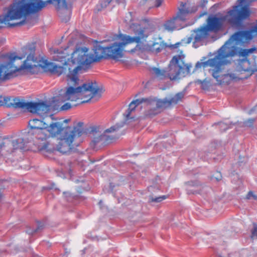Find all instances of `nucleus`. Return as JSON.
Masks as SVG:
<instances>
[{"instance_id": "f257e3e1", "label": "nucleus", "mask_w": 257, "mask_h": 257, "mask_svg": "<svg viewBox=\"0 0 257 257\" xmlns=\"http://www.w3.org/2000/svg\"><path fill=\"white\" fill-rule=\"evenodd\" d=\"M68 47L63 49L55 51L54 60L63 64V66L58 65L53 62H48L43 59L37 60L35 57V49L32 47H26L23 51L26 53L30 52L25 60L22 68L12 67L10 72L5 76V78H10L14 76L17 71L21 70L23 68L32 74H38L42 70L58 76L67 71V81L68 87L65 93L61 95L63 102L70 101L74 103L75 106L80 104L89 102L93 97H100L104 91L102 87L98 86L96 82H90L79 84V74L87 71L92 63L96 62L104 57L103 54L96 47L93 53L89 52V49L85 47H78L71 53L70 58L68 51Z\"/></svg>"}, {"instance_id": "f03ea898", "label": "nucleus", "mask_w": 257, "mask_h": 257, "mask_svg": "<svg viewBox=\"0 0 257 257\" xmlns=\"http://www.w3.org/2000/svg\"><path fill=\"white\" fill-rule=\"evenodd\" d=\"M130 27L135 35L134 37L120 34L118 36V42H115L107 47L98 46V50L103 54L104 58L118 61L123 57V51L139 55L145 51L158 53L164 48L162 42L154 41L145 43L149 36L146 27L134 23Z\"/></svg>"}, {"instance_id": "7ed1b4c3", "label": "nucleus", "mask_w": 257, "mask_h": 257, "mask_svg": "<svg viewBox=\"0 0 257 257\" xmlns=\"http://www.w3.org/2000/svg\"><path fill=\"white\" fill-rule=\"evenodd\" d=\"M13 101L7 103L9 106H13L16 108H21L27 110L33 113H36L42 117V119H31L28 122V139L32 141L34 146L40 151L47 152H53L54 148L51 147V144L48 141L49 136L47 134V123L46 118L49 117L53 119V115L49 114L50 105L46 101L25 102L20 99H11Z\"/></svg>"}, {"instance_id": "20e7f679", "label": "nucleus", "mask_w": 257, "mask_h": 257, "mask_svg": "<svg viewBox=\"0 0 257 257\" xmlns=\"http://www.w3.org/2000/svg\"><path fill=\"white\" fill-rule=\"evenodd\" d=\"M83 125V122H79L72 128L63 126L60 122H51L49 125L47 124V133H49V138L59 136L56 150L62 154H66L82 142Z\"/></svg>"}, {"instance_id": "39448f33", "label": "nucleus", "mask_w": 257, "mask_h": 257, "mask_svg": "<svg viewBox=\"0 0 257 257\" xmlns=\"http://www.w3.org/2000/svg\"><path fill=\"white\" fill-rule=\"evenodd\" d=\"M184 58L180 55L175 56L170 61L167 71L153 67L152 73L156 78L161 80L168 77L171 80H176L184 77L190 73L191 65L185 63Z\"/></svg>"}, {"instance_id": "423d86ee", "label": "nucleus", "mask_w": 257, "mask_h": 257, "mask_svg": "<svg viewBox=\"0 0 257 257\" xmlns=\"http://www.w3.org/2000/svg\"><path fill=\"white\" fill-rule=\"evenodd\" d=\"M222 26L221 20L216 16L209 17L207 20V24L200 28L195 30L190 37L187 38V44H189L194 39L193 46L197 48V43L201 42L209 35L210 32H217Z\"/></svg>"}, {"instance_id": "0eeeda50", "label": "nucleus", "mask_w": 257, "mask_h": 257, "mask_svg": "<svg viewBox=\"0 0 257 257\" xmlns=\"http://www.w3.org/2000/svg\"><path fill=\"white\" fill-rule=\"evenodd\" d=\"M24 52L25 54L24 56L23 57H19V56H16L14 54H6L3 55L2 56L3 58L7 60L8 61L5 64L0 65V78H1V76H2L3 73H4V76H3V79L5 80H9L13 77H16L18 75L21 74L22 72L24 70H27V69L26 68H23L21 69V70L17 71L16 73H15V74L14 75V76H12V77H11L9 79L5 78V76L7 74V72L8 73L10 72L11 70L12 69H13L12 67H16L17 68H22V66L24 64L25 61L23 62V64H22L20 66H16L15 64V62H16V60H21L27 55H28V54L29 52H27V53H26L25 52ZM8 98H10L11 99H18L17 98H12L10 97H5L4 98V101L0 99V106H2L4 104H5L7 107H10L11 106H8L7 104V102L11 103V102H13V101L10 100H7Z\"/></svg>"}, {"instance_id": "6e6552de", "label": "nucleus", "mask_w": 257, "mask_h": 257, "mask_svg": "<svg viewBox=\"0 0 257 257\" xmlns=\"http://www.w3.org/2000/svg\"><path fill=\"white\" fill-rule=\"evenodd\" d=\"M117 2L119 0H116ZM26 2V16L37 13L46 7L48 4H53L59 11L61 8L67 10L68 5L66 0H27Z\"/></svg>"}, {"instance_id": "1a4fd4ad", "label": "nucleus", "mask_w": 257, "mask_h": 257, "mask_svg": "<svg viewBox=\"0 0 257 257\" xmlns=\"http://www.w3.org/2000/svg\"><path fill=\"white\" fill-rule=\"evenodd\" d=\"M250 15V11L247 6H236L227 12L223 19L232 26L239 27L241 25L242 21L248 18Z\"/></svg>"}, {"instance_id": "9d476101", "label": "nucleus", "mask_w": 257, "mask_h": 257, "mask_svg": "<svg viewBox=\"0 0 257 257\" xmlns=\"http://www.w3.org/2000/svg\"><path fill=\"white\" fill-rule=\"evenodd\" d=\"M184 93L183 92L177 93L173 97L167 99L165 98L163 100H156L155 99L148 98L146 103L148 106H155L153 110H150L148 113L150 116L155 115L159 113L158 109L161 108H167L172 105L176 104L178 102L181 101L184 97Z\"/></svg>"}, {"instance_id": "9b49d317", "label": "nucleus", "mask_w": 257, "mask_h": 257, "mask_svg": "<svg viewBox=\"0 0 257 257\" xmlns=\"http://www.w3.org/2000/svg\"><path fill=\"white\" fill-rule=\"evenodd\" d=\"M186 3L181 2L180 7L181 8L179 9V11L175 17L171 18L170 19L166 21L163 24L162 27L165 31L168 32H172L176 29L175 24V21L179 19L182 21H184L186 20V17L187 15L193 13H195L197 10V8L196 7H193L191 9L187 8L185 9Z\"/></svg>"}, {"instance_id": "f8f14e48", "label": "nucleus", "mask_w": 257, "mask_h": 257, "mask_svg": "<svg viewBox=\"0 0 257 257\" xmlns=\"http://www.w3.org/2000/svg\"><path fill=\"white\" fill-rule=\"evenodd\" d=\"M121 126V125L116 124L102 132L96 131L94 134L93 143L95 145L100 142H102L103 144L108 143L109 140H112V138L110 137V136L107 135V134L114 132L119 130Z\"/></svg>"}, {"instance_id": "ddd939ff", "label": "nucleus", "mask_w": 257, "mask_h": 257, "mask_svg": "<svg viewBox=\"0 0 257 257\" xmlns=\"http://www.w3.org/2000/svg\"><path fill=\"white\" fill-rule=\"evenodd\" d=\"M148 100V98H144L133 100L129 105V107L127 109V112L126 114V118L128 119L130 118L132 112L135 110L136 107L141 103H146Z\"/></svg>"}, {"instance_id": "4468645a", "label": "nucleus", "mask_w": 257, "mask_h": 257, "mask_svg": "<svg viewBox=\"0 0 257 257\" xmlns=\"http://www.w3.org/2000/svg\"><path fill=\"white\" fill-rule=\"evenodd\" d=\"M24 139L22 137L12 140H8L6 143L8 145H11L13 147V149H22L24 146Z\"/></svg>"}, {"instance_id": "2eb2a0df", "label": "nucleus", "mask_w": 257, "mask_h": 257, "mask_svg": "<svg viewBox=\"0 0 257 257\" xmlns=\"http://www.w3.org/2000/svg\"><path fill=\"white\" fill-rule=\"evenodd\" d=\"M240 71H243L244 72H248L251 70V67L250 65V62L248 60L244 59L241 61L239 64Z\"/></svg>"}, {"instance_id": "dca6fc26", "label": "nucleus", "mask_w": 257, "mask_h": 257, "mask_svg": "<svg viewBox=\"0 0 257 257\" xmlns=\"http://www.w3.org/2000/svg\"><path fill=\"white\" fill-rule=\"evenodd\" d=\"M1 137H0V139ZM11 140L9 139H4L1 142H0V152L3 149H6L8 152H12L15 150L13 149V147L11 145H8L6 143L7 141Z\"/></svg>"}, {"instance_id": "f3484780", "label": "nucleus", "mask_w": 257, "mask_h": 257, "mask_svg": "<svg viewBox=\"0 0 257 257\" xmlns=\"http://www.w3.org/2000/svg\"><path fill=\"white\" fill-rule=\"evenodd\" d=\"M196 82L201 85V88L204 90L208 89L211 85L210 80L207 78H205L203 80H198Z\"/></svg>"}, {"instance_id": "a211bd4d", "label": "nucleus", "mask_w": 257, "mask_h": 257, "mask_svg": "<svg viewBox=\"0 0 257 257\" xmlns=\"http://www.w3.org/2000/svg\"><path fill=\"white\" fill-rule=\"evenodd\" d=\"M253 227L251 230L250 238L251 239H257V224L253 223Z\"/></svg>"}, {"instance_id": "6ab92c4d", "label": "nucleus", "mask_w": 257, "mask_h": 257, "mask_svg": "<svg viewBox=\"0 0 257 257\" xmlns=\"http://www.w3.org/2000/svg\"><path fill=\"white\" fill-rule=\"evenodd\" d=\"M74 103H69V102H66L65 104H64L63 105H62L60 107V109L61 110L66 111L67 110L70 109L71 108H72L73 106H75L73 105Z\"/></svg>"}, {"instance_id": "aec40b11", "label": "nucleus", "mask_w": 257, "mask_h": 257, "mask_svg": "<svg viewBox=\"0 0 257 257\" xmlns=\"http://www.w3.org/2000/svg\"><path fill=\"white\" fill-rule=\"evenodd\" d=\"M166 198H167V197L165 195H163L162 196H159V197H155V198L152 197V201L156 202H160Z\"/></svg>"}, {"instance_id": "412c9836", "label": "nucleus", "mask_w": 257, "mask_h": 257, "mask_svg": "<svg viewBox=\"0 0 257 257\" xmlns=\"http://www.w3.org/2000/svg\"><path fill=\"white\" fill-rule=\"evenodd\" d=\"M251 198H253L254 200H257V196L254 194L252 191H249L246 196V198L247 199H250Z\"/></svg>"}, {"instance_id": "4be33fe9", "label": "nucleus", "mask_w": 257, "mask_h": 257, "mask_svg": "<svg viewBox=\"0 0 257 257\" xmlns=\"http://www.w3.org/2000/svg\"><path fill=\"white\" fill-rule=\"evenodd\" d=\"M112 0H106L101 1L100 3L101 8H105L107 6H108Z\"/></svg>"}, {"instance_id": "5701e85b", "label": "nucleus", "mask_w": 257, "mask_h": 257, "mask_svg": "<svg viewBox=\"0 0 257 257\" xmlns=\"http://www.w3.org/2000/svg\"><path fill=\"white\" fill-rule=\"evenodd\" d=\"M43 226V224H38V227H37V228L36 229H35V230H33L31 232H30L29 233H31V234L35 233L36 232H37L39 230H40L41 228H42Z\"/></svg>"}, {"instance_id": "b1692460", "label": "nucleus", "mask_w": 257, "mask_h": 257, "mask_svg": "<svg viewBox=\"0 0 257 257\" xmlns=\"http://www.w3.org/2000/svg\"><path fill=\"white\" fill-rule=\"evenodd\" d=\"M219 125H220L221 129L223 130V131H225L229 128V127L226 126V124H225L223 122H220L219 123Z\"/></svg>"}, {"instance_id": "393cba45", "label": "nucleus", "mask_w": 257, "mask_h": 257, "mask_svg": "<svg viewBox=\"0 0 257 257\" xmlns=\"http://www.w3.org/2000/svg\"><path fill=\"white\" fill-rule=\"evenodd\" d=\"M163 2V0H155V6L156 8L160 7Z\"/></svg>"}, {"instance_id": "a878e982", "label": "nucleus", "mask_w": 257, "mask_h": 257, "mask_svg": "<svg viewBox=\"0 0 257 257\" xmlns=\"http://www.w3.org/2000/svg\"><path fill=\"white\" fill-rule=\"evenodd\" d=\"M147 1L148 0H138L140 6L144 5L147 3Z\"/></svg>"}, {"instance_id": "bb28decb", "label": "nucleus", "mask_w": 257, "mask_h": 257, "mask_svg": "<svg viewBox=\"0 0 257 257\" xmlns=\"http://www.w3.org/2000/svg\"><path fill=\"white\" fill-rule=\"evenodd\" d=\"M245 0H239V4L242 5Z\"/></svg>"}, {"instance_id": "cd10ccee", "label": "nucleus", "mask_w": 257, "mask_h": 257, "mask_svg": "<svg viewBox=\"0 0 257 257\" xmlns=\"http://www.w3.org/2000/svg\"><path fill=\"white\" fill-rule=\"evenodd\" d=\"M3 197V194L0 191V200L2 199Z\"/></svg>"}, {"instance_id": "c85d7f7f", "label": "nucleus", "mask_w": 257, "mask_h": 257, "mask_svg": "<svg viewBox=\"0 0 257 257\" xmlns=\"http://www.w3.org/2000/svg\"><path fill=\"white\" fill-rule=\"evenodd\" d=\"M221 175H220V177L219 178H216V179L217 181H219L221 179Z\"/></svg>"}, {"instance_id": "c756f323", "label": "nucleus", "mask_w": 257, "mask_h": 257, "mask_svg": "<svg viewBox=\"0 0 257 257\" xmlns=\"http://www.w3.org/2000/svg\"><path fill=\"white\" fill-rule=\"evenodd\" d=\"M180 43H176V44H175V45H176V47H178V46L180 45Z\"/></svg>"}, {"instance_id": "7c9ffc66", "label": "nucleus", "mask_w": 257, "mask_h": 257, "mask_svg": "<svg viewBox=\"0 0 257 257\" xmlns=\"http://www.w3.org/2000/svg\"><path fill=\"white\" fill-rule=\"evenodd\" d=\"M144 21L145 22H147V23H148V22H149V21L148 20H146V19L144 20Z\"/></svg>"}, {"instance_id": "2f4dec72", "label": "nucleus", "mask_w": 257, "mask_h": 257, "mask_svg": "<svg viewBox=\"0 0 257 257\" xmlns=\"http://www.w3.org/2000/svg\"><path fill=\"white\" fill-rule=\"evenodd\" d=\"M249 120L251 121V123H252L254 121V119H250Z\"/></svg>"}, {"instance_id": "473e14b6", "label": "nucleus", "mask_w": 257, "mask_h": 257, "mask_svg": "<svg viewBox=\"0 0 257 257\" xmlns=\"http://www.w3.org/2000/svg\"><path fill=\"white\" fill-rule=\"evenodd\" d=\"M68 120H68V119H66V120H65V122H68Z\"/></svg>"}]
</instances>
